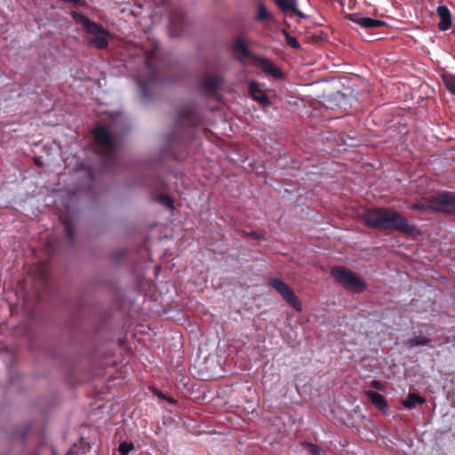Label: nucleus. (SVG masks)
I'll return each mask as SVG.
<instances>
[{
    "instance_id": "obj_1",
    "label": "nucleus",
    "mask_w": 455,
    "mask_h": 455,
    "mask_svg": "<svg viewBox=\"0 0 455 455\" xmlns=\"http://www.w3.org/2000/svg\"><path fill=\"white\" fill-rule=\"evenodd\" d=\"M363 219L369 226L380 229L392 228L405 234H412L415 230V227L406 219L391 210H369Z\"/></svg>"
},
{
    "instance_id": "obj_2",
    "label": "nucleus",
    "mask_w": 455,
    "mask_h": 455,
    "mask_svg": "<svg viewBox=\"0 0 455 455\" xmlns=\"http://www.w3.org/2000/svg\"><path fill=\"white\" fill-rule=\"evenodd\" d=\"M72 17L76 23L83 26L87 33L94 36V37L89 41L91 44L99 49H104L108 46V34L102 27L76 12H72Z\"/></svg>"
},
{
    "instance_id": "obj_3",
    "label": "nucleus",
    "mask_w": 455,
    "mask_h": 455,
    "mask_svg": "<svg viewBox=\"0 0 455 455\" xmlns=\"http://www.w3.org/2000/svg\"><path fill=\"white\" fill-rule=\"evenodd\" d=\"M331 275L347 289L362 291L366 288V283L356 274L342 267H333Z\"/></svg>"
},
{
    "instance_id": "obj_4",
    "label": "nucleus",
    "mask_w": 455,
    "mask_h": 455,
    "mask_svg": "<svg viewBox=\"0 0 455 455\" xmlns=\"http://www.w3.org/2000/svg\"><path fill=\"white\" fill-rule=\"evenodd\" d=\"M411 208L420 211L433 209L439 212H455V195L442 193L437 195L433 204H412Z\"/></svg>"
},
{
    "instance_id": "obj_5",
    "label": "nucleus",
    "mask_w": 455,
    "mask_h": 455,
    "mask_svg": "<svg viewBox=\"0 0 455 455\" xmlns=\"http://www.w3.org/2000/svg\"><path fill=\"white\" fill-rule=\"evenodd\" d=\"M94 139L103 155H110L117 146V140L108 128L99 125L93 130Z\"/></svg>"
},
{
    "instance_id": "obj_6",
    "label": "nucleus",
    "mask_w": 455,
    "mask_h": 455,
    "mask_svg": "<svg viewBox=\"0 0 455 455\" xmlns=\"http://www.w3.org/2000/svg\"><path fill=\"white\" fill-rule=\"evenodd\" d=\"M270 283L292 307L299 312L301 311V304L298 298L282 280L274 278L270 281Z\"/></svg>"
},
{
    "instance_id": "obj_7",
    "label": "nucleus",
    "mask_w": 455,
    "mask_h": 455,
    "mask_svg": "<svg viewBox=\"0 0 455 455\" xmlns=\"http://www.w3.org/2000/svg\"><path fill=\"white\" fill-rule=\"evenodd\" d=\"M350 20L364 28H378L385 24L383 20L363 17L360 13L351 14Z\"/></svg>"
},
{
    "instance_id": "obj_8",
    "label": "nucleus",
    "mask_w": 455,
    "mask_h": 455,
    "mask_svg": "<svg viewBox=\"0 0 455 455\" xmlns=\"http://www.w3.org/2000/svg\"><path fill=\"white\" fill-rule=\"evenodd\" d=\"M278 8L284 13L293 12L299 18L304 19L305 14L298 9L297 0H273Z\"/></svg>"
},
{
    "instance_id": "obj_9",
    "label": "nucleus",
    "mask_w": 455,
    "mask_h": 455,
    "mask_svg": "<svg viewBox=\"0 0 455 455\" xmlns=\"http://www.w3.org/2000/svg\"><path fill=\"white\" fill-rule=\"evenodd\" d=\"M437 14L440 17L438 28L442 31L448 30L451 26V15L450 10L445 5H439L437 7Z\"/></svg>"
},
{
    "instance_id": "obj_10",
    "label": "nucleus",
    "mask_w": 455,
    "mask_h": 455,
    "mask_svg": "<svg viewBox=\"0 0 455 455\" xmlns=\"http://www.w3.org/2000/svg\"><path fill=\"white\" fill-rule=\"evenodd\" d=\"M256 65L264 70L266 73L271 75L275 78L282 76V72L272 62L265 58H258L255 60Z\"/></svg>"
},
{
    "instance_id": "obj_11",
    "label": "nucleus",
    "mask_w": 455,
    "mask_h": 455,
    "mask_svg": "<svg viewBox=\"0 0 455 455\" xmlns=\"http://www.w3.org/2000/svg\"><path fill=\"white\" fill-rule=\"evenodd\" d=\"M249 92L253 100L259 102L263 106L269 105L267 97L264 94L263 91L259 88L255 82H251L249 84Z\"/></svg>"
},
{
    "instance_id": "obj_12",
    "label": "nucleus",
    "mask_w": 455,
    "mask_h": 455,
    "mask_svg": "<svg viewBox=\"0 0 455 455\" xmlns=\"http://www.w3.org/2000/svg\"><path fill=\"white\" fill-rule=\"evenodd\" d=\"M366 395L371 402L379 410H385L387 408V403L382 395L371 390L366 391Z\"/></svg>"
},
{
    "instance_id": "obj_13",
    "label": "nucleus",
    "mask_w": 455,
    "mask_h": 455,
    "mask_svg": "<svg viewBox=\"0 0 455 455\" xmlns=\"http://www.w3.org/2000/svg\"><path fill=\"white\" fill-rule=\"evenodd\" d=\"M221 84L222 78L218 76H210L204 80V86L212 92L216 91Z\"/></svg>"
},
{
    "instance_id": "obj_14",
    "label": "nucleus",
    "mask_w": 455,
    "mask_h": 455,
    "mask_svg": "<svg viewBox=\"0 0 455 455\" xmlns=\"http://www.w3.org/2000/svg\"><path fill=\"white\" fill-rule=\"evenodd\" d=\"M430 343V339L423 335H414L411 339L407 341V345L411 347L427 346Z\"/></svg>"
},
{
    "instance_id": "obj_15",
    "label": "nucleus",
    "mask_w": 455,
    "mask_h": 455,
    "mask_svg": "<svg viewBox=\"0 0 455 455\" xmlns=\"http://www.w3.org/2000/svg\"><path fill=\"white\" fill-rule=\"evenodd\" d=\"M425 400L423 397L419 396L417 394H410L407 398L403 402V405L408 409H412L418 403H424Z\"/></svg>"
},
{
    "instance_id": "obj_16",
    "label": "nucleus",
    "mask_w": 455,
    "mask_h": 455,
    "mask_svg": "<svg viewBox=\"0 0 455 455\" xmlns=\"http://www.w3.org/2000/svg\"><path fill=\"white\" fill-rule=\"evenodd\" d=\"M443 80L446 89L455 95V78L453 76H444Z\"/></svg>"
},
{
    "instance_id": "obj_17",
    "label": "nucleus",
    "mask_w": 455,
    "mask_h": 455,
    "mask_svg": "<svg viewBox=\"0 0 455 455\" xmlns=\"http://www.w3.org/2000/svg\"><path fill=\"white\" fill-rule=\"evenodd\" d=\"M257 20H271V15L266 9V7L263 4L259 5L258 14H257Z\"/></svg>"
},
{
    "instance_id": "obj_18",
    "label": "nucleus",
    "mask_w": 455,
    "mask_h": 455,
    "mask_svg": "<svg viewBox=\"0 0 455 455\" xmlns=\"http://www.w3.org/2000/svg\"><path fill=\"white\" fill-rule=\"evenodd\" d=\"M134 448L133 444L129 442H123L118 446V451L122 455H127Z\"/></svg>"
},
{
    "instance_id": "obj_19",
    "label": "nucleus",
    "mask_w": 455,
    "mask_h": 455,
    "mask_svg": "<svg viewBox=\"0 0 455 455\" xmlns=\"http://www.w3.org/2000/svg\"><path fill=\"white\" fill-rule=\"evenodd\" d=\"M235 48L237 52L241 53L243 57H246L249 54V52L242 41V39H237L235 43Z\"/></svg>"
},
{
    "instance_id": "obj_20",
    "label": "nucleus",
    "mask_w": 455,
    "mask_h": 455,
    "mask_svg": "<svg viewBox=\"0 0 455 455\" xmlns=\"http://www.w3.org/2000/svg\"><path fill=\"white\" fill-rule=\"evenodd\" d=\"M303 448L306 450V451L309 455H319L320 454V449L318 448V446H316L313 443H303Z\"/></svg>"
},
{
    "instance_id": "obj_21",
    "label": "nucleus",
    "mask_w": 455,
    "mask_h": 455,
    "mask_svg": "<svg viewBox=\"0 0 455 455\" xmlns=\"http://www.w3.org/2000/svg\"><path fill=\"white\" fill-rule=\"evenodd\" d=\"M285 38L287 44L292 48L298 49L299 47L298 41L294 37L291 36L288 33H285Z\"/></svg>"
},
{
    "instance_id": "obj_22",
    "label": "nucleus",
    "mask_w": 455,
    "mask_h": 455,
    "mask_svg": "<svg viewBox=\"0 0 455 455\" xmlns=\"http://www.w3.org/2000/svg\"><path fill=\"white\" fill-rule=\"evenodd\" d=\"M160 202L169 207H172V200L168 196H162L160 197Z\"/></svg>"
},
{
    "instance_id": "obj_23",
    "label": "nucleus",
    "mask_w": 455,
    "mask_h": 455,
    "mask_svg": "<svg viewBox=\"0 0 455 455\" xmlns=\"http://www.w3.org/2000/svg\"><path fill=\"white\" fill-rule=\"evenodd\" d=\"M371 387H373V388H376V389H381L382 388L381 383L379 382L378 380H372L371 382Z\"/></svg>"
},
{
    "instance_id": "obj_24",
    "label": "nucleus",
    "mask_w": 455,
    "mask_h": 455,
    "mask_svg": "<svg viewBox=\"0 0 455 455\" xmlns=\"http://www.w3.org/2000/svg\"><path fill=\"white\" fill-rule=\"evenodd\" d=\"M65 229H66L67 235L68 236L69 239H71L73 236V231H72L71 228L68 224H66Z\"/></svg>"
}]
</instances>
